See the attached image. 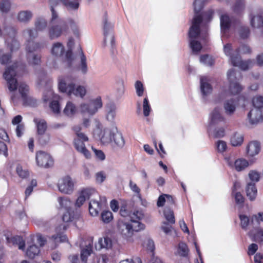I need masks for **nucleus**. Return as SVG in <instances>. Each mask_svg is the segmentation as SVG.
Here are the masks:
<instances>
[{
  "instance_id": "bf43d9fd",
  "label": "nucleus",
  "mask_w": 263,
  "mask_h": 263,
  "mask_svg": "<svg viewBox=\"0 0 263 263\" xmlns=\"http://www.w3.org/2000/svg\"><path fill=\"white\" fill-rule=\"evenodd\" d=\"M244 0H236L233 10L237 13H240L244 8Z\"/></svg>"
},
{
  "instance_id": "de8ad7c7",
  "label": "nucleus",
  "mask_w": 263,
  "mask_h": 263,
  "mask_svg": "<svg viewBox=\"0 0 263 263\" xmlns=\"http://www.w3.org/2000/svg\"><path fill=\"white\" fill-rule=\"evenodd\" d=\"M239 218L240 220L241 227L243 229L246 230L247 227L249 225L252 227L251 221H250V219L248 216L245 215H240Z\"/></svg>"
},
{
  "instance_id": "4be33fe9",
  "label": "nucleus",
  "mask_w": 263,
  "mask_h": 263,
  "mask_svg": "<svg viewBox=\"0 0 263 263\" xmlns=\"http://www.w3.org/2000/svg\"><path fill=\"white\" fill-rule=\"evenodd\" d=\"M207 78L202 77L200 78V89L203 97L210 94L213 90L211 85L208 82Z\"/></svg>"
},
{
  "instance_id": "5701e85b",
  "label": "nucleus",
  "mask_w": 263,
  "mask_h": 263,
  "mask_svg": "<svg viewBox=\"0 0 263 263\" xmlns=\"http://www.w3.org/2000/svg\"><path fill=\"white\" fill-rule=\"evenodd\" d=\"M78 52L80 56L81 62L78 67V69L83 74H86L88 71V67L86 62V58L85 56L81 47L79 45L78 47Z\"/></svg>"
},
{
  "instance_id": "e433bc0d",
  "label": "nucleus",
  "mask_w": 263,
  "mask_h": 263,
  "mask_svg": "<svg viewBox=\"0 0 263 263\" xmlns=\"http://www.w3.org/2000/svg\"><path fill=\"white\" fill-rule=\"evenodd\" d=\"M64 51L63 45L59 42L54 43L52 45L51 53L55 56H61Z\"/></svg>"
},
{
  "instance_id": "ddd939ff",
  "label": "nucleus",
  "mask_w": 263,
  "mask_h": 263,
  "mask_svg": "<svg viewBox=\"0 0 263 263\" xmlns=\"http://www.w3.org/2000/svg\"><path fill=\"white\" fill-rule=\"evenodd\" d=\"M104 23V45L106 44L107 40L108 39L110 41V45L111 47H113L115 45V39L114 36L111 32V30L113 27L112 25L107 23V18L105 16L103 20Z\"/></svg>"
},
{
  "instance_id": "ea45409f",
  "label": "nucleus",
  "mask_w": 263,
  "mask_h": 263,
  "mask_svg": "<svg viewBox=\"0 0 263 263\" xmlns=\"http://www.w3.org/2000/svg\"><path fill=\"white\" fill-rule=\"evenodd\" d=\"M40 253V249L38 247L35 245H32L27 249L26 255L30 258H33Z\"/></svg>"
},
{
  "instance_id": "7ed1b4c3",
  "label": "nucleus",
  "mask_w": 263,
  "mask_h": 263,
  "mask_svg": "<svg viewBox=\"0 0 263 263\" xmlns=\"http://www.w3.org/2000/svg\"><path fill=\"white\" fill-rule=\"evenodd\" d=\"M201 23L202 18L196 16L193 20L192 25L189 31L190 46L194 52H198L202 49L201 43L196 41V39L200 36L203 40H206V33H202L200 29Z\"/></svg>"
},
{
  "instance_id": "6ab92c4d",
  "label": "nucleus",
  "mask_w": 263,
  "mask_h": 263,
  "mask_svg": "<svg viewBox=\"0 0 263 263\" xmlns=\"http://www.w3.org/2000/svg\"><path fill=\"white\" fill-rule=\"evenodd\" d=\"M260 148V144L258 141H251L249 143L247 147V154L249 157H253L259 154Z\"/></svg>"
},
{
  "instance_id": "774afa93",
  "label": "nucleus",
  "mask_w": 263,
  "mask_h": 263,
  "mask_svg": "<svg viewBox=\"0 0 263 263\" xmlns=\"http://www.w3.org/2000/svg\"><path fill=\"white\" fill-rule=\"evenodd\" d=\"M92 149L95 153L96 159L100 161L105 160V155L101 150L97 149L93 147H92Z\"/></svg>"
},
{
  "instance_id": "79ce46f5",
  "label": "nucleus",
  "mask_w": 263,
  "mask_h": 263,
  "mask_svg": "<svg viewBox=\"0 0 263 263\" xmlns=\"http://www.w3.org/2000/svg\"><path fill=\"white\" fill-rule=\"evenodd\" d=\"M164 216L170 224H174L175 222L174 212L170 208H165L164 211Z\"/></svg>"
},
{
  "instance_id": "8fccbe9b",
  "label": "nucleus",
  "mask_w": 263,
  "mask_h": 263,
  "mask_svg": "<svg viewBox=\"0 0 263 263\" xmlns=\"http://www.w3.org/2000/svg\"><path fill=\"white\" fill-rule=\"evenodd\" d=\"M67 24L68 26L69 25L72 30L73 34L76 36L79 37L80 33L77 23L72 19H68L67 20Z\"/></svg>"
},
{
  "instance_id": "a18cd8bd",
  "label": "nucleus",
  "mask_w": 263,
  "mask_h": 263,
  "mask_svg": "<svg viewBox=\"0 0 263 263\" xmlns=\"http://www.w3.org/2000/svg\"><path fill=\"white\" fill-rule=\"evenodd\" d=\"M101 248L110 249L112 247V241L110 238L105 237L100 238L99 241Z\"/></svg>"
},
{
  "instance_id": "2f4dec72",
  "label": "nucleus",
  "mask_w": 263,
  "mask_h": 263,
  "mask_svg": "<svg viewBox=\"0 0 263 263\" xmlns=\"http://www.w3.org/2000/svg\"><path fill=\"white\" fill-rule=\"evenodd\" d=\"M189 252V249L186 244L183 241L180 242L177 246L176 254L181 257H186Z\"/></svg>"
},
{
  "instance_id": "49530a36",
  "label": "nucleus",
  "mask_w": 263,
  "mask_h": 263,
  "mask_svg": "<svg viewBox=\"0 0 263 263\" xmlns=\"http://www.w3.org/2000/svg\"><path fill=\"white\" fill-rule=\"evenodd\" d=\"M11 8V3L9 0H2L0 2V11L3 13H8Z\"/></svg>"
},
{
  "instance_id": "a878e982",
  "label": "nucleus",
  "mask_w": 263,
  "mask_h": 263,
  "mask_svg": "<svg viewBox=\"0 0 263 263\" xmlns=\"http://www.w3.org/2000/svg\"><path fill=\"white\" fill-rule=\"evenodd\" d=\"M116 106L112 103L107 104L106 106V119L107 120L113 123L116 116Z\"/></svg>"
},
{
  "instance_id": "c85d7f7f",
  "label": "nucleus",
  "mask_w": 263,
  "mask_h": 263,
  "mask_svg": "<svg viewBox=\"0 0 263 263\" xmlns=\"http://www.w3.org/2000/svg\"><path fill=\"white\" fill-rule=\"evenodd\" d=\"M34 122L36 124L37 135L45 133L47 128L46 122L41 119L34 118Z\"/></svg>"
},
{
  "instance_id": "20e7f679",
  "label": "nucleus",
  "mask_w": 263,
  "mask_h": 263,
  "mask_svg": "<svg viewBox=\"0 0 263 263\" xmlns=\"http://www.w3.org/2000/svg\"><path fill=\"white\" fill-rule=\"evenodd\" d=\"M74 133L73 144L77 151L83 154L87 159L91 157L90 153L86 148L85 142L88 141V137L82 132V127L80 125H74L72 127Z\"/></svg>"
},
{
  "instance_id": "f3484780",
  "label": "nucleus",
  "mask_w": 263,
  "mask_h": 263,
  "mask_svg": "<svg viewBox=\"0 0 263 263\" xmlns=\"http://www.w3.org/2000/svg\"><path fill=\"white\" fill-rule=\"evenodd\" d=\"M248 235L252 239L257 242L263 243V229L258 227L252 228L248 233Z\"/></svg>"
},
{
  "instance_id": "c03bdc74",
  "label": "nucleus",
  "mask_w": 263,
  "mask_h": 263,
  "mask_svg": "<svg viewBox=\"0 0 263 263\" xmlns=\"http://www.w3.org/2000/svg\"><path fill=\"white\" fill-rule=\"evenodd\" d=\"M260 221L263 222V213H258L257 215H254L251 218V224L252 227L257 228L259 226Z\"/></svg>"
},
{
  "instance_id": "1a4fd4ad",
  "label": "nucleus",
  "mask_w": 263,
  "mask_h": 263,
  "mask_svg": "<svg viewBox=\"0 0 263 263\" xmlns=\"http://www.w3.org/2000/svg\"><path fill=\"white\" fill-rule=\"evenodd\" d=\"M75 182L69 176H65L60 179L58 182L59 191L63 194L70 195L74 191Z\"/></svg>"
},
{
  "instance_id": "4d7b16f0",
  "label": "nucleus",
  "mask_w": 263,
  "mask_h": 263,
  "mask_svg": "<svg viewBox=\"0 0 263 263\" xmlns=\"http://www.w3.org/2000/svg\"><path fill=\"white\" fill-rule=\"evenodd\" d=\"M225 135V129L223 127L216 128L213 132L212 136L215 138L223 137Z\"/></svg>"
},
{
  "instance_id": "aec40b11",
  "label": "nucleus",
  "mask_w": 263,
  "mask_h": 263,
  "mask_svg": "<svg viewBox=\"0 0 263 263\" xmlns=\"http://www.w3.org/2000/svg\"><path fill=\"white\" fill-rule=\"evenodd\" d=\"M3 35L13 38L17 33L16 28L9 23L4 22L3 24Z\"/></svg>"
},
{
  "instance_id": "09e8293b",
  "label": "nucleus",
  "mask_w": 263,
  "mask_h": 263,
  "mask_svg": "<svg viewBox=\"0 0 263 263\" xmlns=\"http://www.w3.org/2000/svg\"><path fill=\"white\" fill-rule=\"evenodd\" d=\"M12 242L13 244L18 245V248L20 250H24L25 248V241L23 238L20 236H15L11 239Z\"/></svg>"
},
{
  "instance_id": "c9c22d12",
  "label": "nucleus",
  "mask_w": 263,
  "mask_h": 263,
  "mask_svg": "<svg viewBox=\"0 0 263 263\" xmlns=\"http://www.w3.org/2000/svg\"><path fill=\"white\" fill-rule=\"evenodd\" d=\"M171 224H172L167 222H163L161 227V229L166 235H172L174 233V236H177V232L174 230Z\"/></svg>"
},
{
  "instance_id": "473e14b6",
  "label": "nucleus",
  "mask_w": 263,
  "mask_h": 263,
  "mask_svg": "<svg viewBox=\"0 0 263 263\" xmlns=\"http://www.w3.org/2000/svg\"><path fill=\"white\" fill-rule=\"evenodd\" d=\"M250 24L254 28L263 27V17L260 15H256L250 18Z\"/></svg>"
},
{
  "instance_id": "423d86ee",
  "label": "nucleus",
  "mask_w": 263,
  "mask_h": 263,
  "mask_svg": "<svg viewBox=\"0 0 263 263\" xmlns=\"http://www.w3.org/2000/svg\"><path fill=\"white\" fill-rule=\"evenodd\" d=\"M101 140L104 144L114 142L115 145L119 148H122L125 144L122 135L119 132L116 126H114L112 129H104Z\"/></svg>"
},
{
  "instance_id": "9b49d317",
  "label": "nucleus",
  "mask_w": 263,
  "mask_h": 263,
  "mask_svg": "<svg viewBox=\"0 0 263 263\" xmlns=\"http://www.w3.org/2000/svg\"><path fill=\"white\" fill-rule=\"evenodd\" d=\"M231 61L232 65L235 67H238L243 70H246L253 66L254 63L252 61H242L240 57L237 53L236 55H232L231 57Z\"/></svg>"
},
{
  "instance_id": "680f3d73",
  "label": "nucleus",
  "mask_w": 263,
  "mask_h": 263,
  "mask_svg": "<svg viewBox=\"0 0 263 263\" xmlns=\"http://www.w3.org/2000/svg\"><path fill=\"white\" fill-rule=\"evenodd\" d=\"M16 171L18 175L22 178H26L29 176L28 172L26 170H24L20 165H17Z\"/></svg>"
},
{
  "instance_id": "dca6fc26",
  "label": "nucleus",
  "mask_w": 263,
  "mask_h": 263,
  "mask_svg": "<svg viewBox=\"0 0 263 263\" xmlns=\"http://www.w3.org/2000/svg\"><path fill=\"white\" fill-rule=\"evenodd\" d=\"M224 121L225 119L221 113L220 109L215 108L210 114V125H216Z\"/></svg>"
},
{
  "instance_id": "69168bd1",
  "label": "nucleus",
  "mask_w": 263,
  "mask_h": 263,
  "mask_svg": "<svg viewBox=\"0 0 263 263\" xmlns=\"http://www.w3.org/2000/svg\"><path fill=\"white\" fill-rule=\"evenodd\" d=\"M216 146L218 151L220 153L225 152L227 148V143L223 140H218L216 142Z\"/></svg>"
},
{
  "instance_id": "bb28decb",
  "label": "nucleus",
  "mask_w": 263,
  "mask_h": 263,
  "mask_svg": "<svg viewBox=\"0 0 263 263\" xmlns=\"http://www.w3.org/2000/svg\"><path fill=\"white\" fill-rule=\"evenodd\" d=\"M236 102L233 99L227 100L223 104L225 113L228 115H233L236 110Z\"/></svg>"
},
{
  "instance_id": "412c9836",
  "label": "nucleus",
  "mask_w": 263,
  "mask_h": 263,
  "mask_svg": "<svg viewBox=\"0 0 263 263\" xmlns=\"http://www.w3.org/2000/svg\"><path fill=\"white\" fill-rule=\"evenodd\" d=\"M33 14L29 10H23L20 11L17 15V20L22 23L27 24L31 20Z\"/></svg>"
},
{
  "instance_id": "b1692460",
  "label": "nucleus",
  "mask_w": 263,
  "mask_h": 263,
  "mask_svg": "<svg viewBox=\"0 0 263 263\" xmlns=\"http://www.w3.org/2000/svg\"><path fill=\"white\" fill-rule=\"evenodd\" d=\"M22 34L26 40V42H28V41H33L36 39L38 36V32L34 29L27 28L23 31Z\"/></svg>"
},
{
  "instance_id": "2eb2a0df",
  "label": "nucleus",
  "mask_w": 263,
  "mask_h": 263,
  "mask_svg": "<svg viewBox=\"0 0 263 263\" xmlns=\"http://www.w3.org/2000/svg\"><path fill=\"white\" fill-rule=\"evenodd\" d=\"M74 45V40L72 37H69L67 42L68 50L65 55V62L68 67H71L74 61V57L72 54L71 48Z\"/></svg>"
},
{
  "instance_id": "c756f323",
  "label": "nucleus",
  "mask_w": 263,
  "mask_h": 263,
  "mask_svg": "<svg viewBox=\"0 0 263 263\" xmlns=\"http://www.w3.org/2000/svg\"><path fill=\"white\" fill-rule=\"evenodd\" d=\"M231 20L227 14H223L220 16V26L222 32H226L230 28Z\"/></svg>"
},
{
  "instance_id": "0e129e2a",
  "label": "nucleus",
  "mask_w": 263,
  "mask_h": 263,
  "mask_svg": "<svg viewBox=\"0 0 263 263\" xmlns=\"http://www.w3.org/2000/svg\"><path fill=\"white\" fill-rule=\"evenodd\" d=\"M143 108L144 115L147 117L149 115L151 107L147 98H145L143 100Z\"/></svg>"
},
{
  "instance_id": "338daca9",
  "label": "nucleus",
  "mask_w": 263,
  "mask_h": 263,
  "mask_svg": "<svg viewBox=\"0 0 263 263\" xmlns=\"http://www.w3.org/2000/svg\"><path fill=\"white\" fill-rule=\"evenodd\" d=\"M249 177L250 180L253 182V183L257 182L259 180L260 175L255 171H251L249 173Z\"/></svg>"
},
{
  "instance_id": "3c124183",
  "label": "nucleus",
  "mask_w": 263,
  "mask_h": 263,
  "mask_svg": "<svg viewBox=\"0 0 263 263\" xmlns=\"http://www.w3.org/2000/svg\"><path fill=\"white\" fill-rule=\"evenodd\" d=\"M38 141L40 144L45 145L47 144L50 140V135L48 134L44 133L37 135Z\"/></svg>"
},
{
  "instance_id": "7c9ffc66",
  "label": "nucleus",
  "mask_w": 263,
  "mask_h": 263,
  "mask_svg": "<svg viewBox=\"0 0 263 263\" xmlns=\"http://www.w3.org/2000/svg\"><path fill=\"white\" fill-rule=\"evenodd\" d=\"M101 209V204L96 200H92L89 204V211L92 216H97Z\"/></svg>"
},
{
  "instance_id": "6e6552de",
  "label": "nucleus",
  "mask_w": 263,
  "mask_h": 263,
  "mask_svg": "<svg viewBox=\"0 0 263 263\" xmlns=\"http://www.w3.org/2000/svg\"><path fill=\"white\" fill-rule=\"evenodd\" d=\"M102 107V102L101 97H98L90 100L88 103H82L80 106V109L82 113H87L92 116Z\"/></svg>"
},
{
  "instance_id": "f257e3e1",
  "label": "nucleus",
  "mask_w": 263,
  "mask_h": 263,
  "mask_svg": "<svg viewBox=\"0 0 263 263\" xmlns=\"http://www.w3.org/2000/svg\"><path fill=\"white\" fill-rule=\"evenodd\" d=\"M60 1L68 10H77L81 0H50L52 16L48 28V36L50 40H54L65 34L68 30L67 21L60 18L53 8Z\"/></svg>"
},
{
  "instance_id": "f704fd0d",
  "label": "nucleus",
  "mask_w": 263,
  "mask_h": 263,
  "mask_svg": "<svg viewBox=\"0 0 263 263\" xmlns=\"http://www.w3.org/2000/svg\"><path fill=\"white\" fill-rule=\"evenodd\" d=\"M243 141V136L239 133H235L231 138V144L233 146H237L240 145Z\"/></svg>"
},
{
  "instance_id": "864d4df0",
  "label": "nucleus",
  "mask_w": 263,
  "mask_h": 263,
  "mask_svg": "<svg viewBox=\"0 0 263 263\" xmlns=\"http://www.w3.org/2000/svg\"><path fill=\"white\" fill-rule=\"evenodd\" d=\"M238 34L240 38L247 39L250 34V29L249 27L246 26H241L238 29Z\"/></svg>"
},
{
  "instance_id": "603ef678",
  "label": "nucleus",
  "mask_w": 263,
  "mask_h": 263,
  "mask_svg": "<svg viewBox=\"0 0 263 263\" xmlns=\"http://www.w3.org/2000/svg\"><path fill=\"white\" fill-rule=\"evenodd\" d=\"M252 103L255 108L261 109L263 107V97L256 96L254 97Z\"/></svg>"
},
{
  "instance_id": "cd10ccee",
  "label": "nucleus",
  "mask_w": 263,
  "mask_h": 263,
  "mask_svg": "<svg viewBox=\"0 0 263 263\" xmlns=\"http://www.w3.org/2000/svg\"><path fill=\"white\" fill-rule=\"evenodd\" d=\"M26 57L29 64L31 65H39L41 63V56L39 53H26Z\"/></svg>"
},
{
  "instance_id": "052dcab7",
  "label": "nucleus",
  "mask_w": 263,
  "mask_h": 263,
  "mask_svg": "<svg viewBox=\"0 0 263 263\" xmlns=\"http://www.w3.org/2000/svg\"><path fill=\"white\" fill-rule=\"evenodd\" d=\"M95 190L91 188H85L83 189L81 192L80 195L85 198L86 200L89 199L90 196L93 194Z\"/></svg>"
},
{
  "instance_id": "a19ab883",
  "label": "nucleus",
  "mask_w": 263,
  "mask_h": 263,
  "mask_svg": "<svg viewBox=\"0 0 263 263\" xmlns=\"http://www.w3.org/2000/svg\"><path fill=\"white\" fill-rule=\"evenodd\" d=\"M206 0H195L194 3V12H195V16H200L202 18V21L203 20L202 17L200 15H198V13L203 8L204 3ZM195 17H194V18Z\"/></svg>"
},
{
  "instance_id": "72a5a7b5",
  "label": "nucleus",
  "mask_w": 263,
  "mask_h": 263,
  "mask_svg": "<svg viewBox=\"0 0 263 263\" xmlns=\"http://www.w3.org/2000/svg\"><path fill=\"white\" fill-rule=\"evenodd\" d=\"M76 112L77 108L76 105L72 102H68L63 110L64 114L68 117H72Z\"/></svg>"
},
{
  "instance_id": "13d9d810",
  "label": "nucleus",
  "mask_w": 263,
  "mask_h": 263,
  "mask_svg": "<svg viewBox=\"0 0 263 263\" xmlns=\"http://www.w3.org/2000/svg\"><path fill=\"white\" fill-rule=\"evenodd\" d=\"M48 80L46 74L44 72H41L38 76L37 84L41 86H44L47 84Z\"/></svg>"
},
{
  "instance_id": "393cba45",
  "label": "nucleus",
  "mask_w": 263,
  "mask_h": 263,
  "mask_svg": "<svg viewBox=\"0 0 263 263\" xmlns=\"http://www.w3.org/2000/svg\"><path fill=\"white\" fill-rule=\"evenodd\" d=\"M247 196L250 200H254L257 196V190L255 186V183L249 182L247 183L246 189Z\"/></svg>"
},
{
  "instance_id": "e2e57ef3",
  "label": "nucleus",
  "mask_w": 263,
  "mask_h": 263,
  "mask_svg": "<svg viewBox=\"0 0 263 263\" xmlns=\"http://www.w3.org/2000/svg\"><path fill=\"white\" fill-rule=\"evenodd\" d=\"M135 87L137 95L139 97L142 96L144 91V87L142 82L140 81H137L135 83Z\"/></svg>"
},
{
  "instance_id": "f8f14e48",
  "label": "nucleus",
  "mask_w": 263,
  "mask_h": 263,
  "mask_svg": "<svg viewBox=\"0 0 263 263\" xmlns=\"http://www.w3.org/2000/svg\"><path fill=\"white\" fill-rule=\"evenodd\" d=\"M228 78L230 82V91L233 95H237L241 92L242 87L237 82L233 81L235 78V71L233 69H230L227 73Z\"/></svg>"
},
{
  "instance_id": "4468645a",
  "label": "nucleus",
  "mask_w": 263,
  "mask_h": 263,
  "mask_svg": "<svg viewBox=\"0 0 263 263\" xmlns=\"http://www.w3.org/2000/svg\"><path fill=\"white\" fill-rule=\"evenodd\" d=\"M249 123L252 125L257 124L262 121L261 109L254 108L248 114Z\"/></svg>"
},
{
  "instance_id": "a211bd4d",
  "label": "nucleus",
  "mask_w": 263,
  "mask_h": 263,
  "mask_svg": "<svg viewBox=\"0 0 263 263\" xmlns=\"http://www.w3.org/2000/svg\"><path fill=\"white\" fill-rule=\"evenodd\" d=\"M45 46L44 43L34 42V41L26 42V53H33L43 49Z\"/></svg>"
},
{
  "instance_id": "f03ea898",
  "label": "nucleus",
  "mask_w": 263,
  "mask_h": 263,
  "mask_svg": "<svg viewBox=\"0 0 263 263\" xmlns=\"http://www.w3.org/2000/svg\"><path fill=\"white\" fill-rule=\"evenodd\" d=\"M143 216L141 212L134 211L129 215L130 222L119 221L118 223V230L119 233L125 237H130L134 232H138L144 229V225L139 220Z\"/></svg>"
},
{
  "instance_id": "6e6d98bb",
  "label": "nucleus",
  "mask_w": 263,
  "mask_h": 263,
  "mask_svg": "<svg viewBox=\"0 0 263 263\" xmlns=\"http://www.w3.org/2000/svg\"><path fill=\"white\" fill-rule=\"evenodd\" d=\"M18 91L22 98L25 100L27 99V93L28 91V86L23 83H20L18 86Z\"/></svg>"
},
{
  "instance_id": "39448f33",
  "label": "nucleus",
  "mask_w": 263,
  "mask_h": 263,
  "mask_svg": "<svg viewBox=\"0 0 263 263\" xmlns=\"http://www.w3.org/2000/svg\"><path fill=\"white\" fill-rule=\"evenodd\" d=\"M59 90L68 96L73 95L83 98L86 94L85 87L81 85H76L73 83H69L67 79H62L59 83Z\"/></svg>"
},
{
  "instance_id": "5fc2aeb1",
  "label": "nucleus",
  "mask_w": 263,
  "mask_h": 263,
  "mask_svg": "<svg viewBox=\"0 0 263 263\" xmlns=\"http://www.w3.org/2000/svg\"><path fill=\"white\" fill-rule=\"evenodd\" d=\"M102 221L105 223H109L113 218L112 214L109 211H103L101 214Z\"/></svg>"
},
{
  "instance_id": "4c0bfd02",
  "label": "nucleus",
  "mask_w": 263,
  "mask_h": 263,
  "mask_svg": "<svg viewBox=\"0 0 263 263\" xmlns=\"http://www.w3.org/2000/svg\"><path fill=\"white\" fill-rule=\"evenodd\" d=\"M249 165L248 162L244 159L236 160L234 163V167L237 171H241L245 170Z\"/></svg>"
},
{
  "instance_id": "9d476101",
  "label": "nucleus",
  "mask_w": 263,
  "mask_h": 263,
  "mask_svg": "<svg viewBox=\"0 0 263 263\" xmlns=\"http://www.w3.org/2000/svg\"><path fill=\"white\" fill-rule=\"evenodd\" d=\"M36 161L39 166L45 168L49 167L53 164L51 157L48 154L43 151L36 153Z\"/></svg>"
},
{
  "instance_id": "0eeeda50",
  "label": "nucleus",
  "mask_w": 263,
  "mask_h": 263,
  "mask_svg": "<svg viewBox=\"0 0 263 263\" xmlns=\"http://www.w3.org/2000/svg\"><path fill=\"white\" fill-rule=\"evenodd\" d=\"M18 63H15L11 66L8 67L4 73V77L7 82L8 87L10 91L15 90L18 86L15 78Z\"/></svg>"
},
{
  "instance_id": "58836bf2",
  "label": "nucleus",
  "mask_w": 263,
  "mask_h": 263,
  "mask_svg": "<svg viewBox=\"0 0 263 263\" xmlns=\"http://www.w3.org/2000/svg\"><path fill=\"white\" fill-rule=\"evenodd\" d=\"M92 252V246L90 244L87 245L86 247L81 250V258L82 261L86 263L87 258Z\"/></svg>"
},
{
  "instance_id": "37998d69",
  "label": "nucleus",
  "mask_w": 263,
  "mask_h": 263,
  "mask_svg": "<svg viewBox=\"0 0 263 263\" xmlns=\"http://www.w3.org/2000/svg\"><path fill=\"white\" fill-rule=\"evenodd\" d=\"M47 26L46 20L43 18H37L35 22V30L42 31L44 30Z\"/></svg>"
}]
</instances>
